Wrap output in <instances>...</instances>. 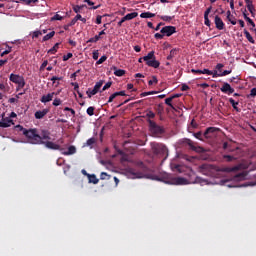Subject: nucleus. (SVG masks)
I'll return each mask as SVG.
<instances>
[{
	"instance_id": "obj_1",
	"label": "nucleus",
	"mask_w": 256,
	"mask_h": 256,
	"mask_svg": "<svg viewBox=\"0 0 256 256\" xmlns=\"http://www.w3.org/2000/svg\"><path fill=\"white\" fill-rule=\"evenodd\" d=\"M199 171L206 177H214L220 179L219 181L213 182L214 185H225V167L219 168L211 164H202L199 167Z\"/></svg>"
},
{
	"instance_id": "obj_2",
	"label": "nucleus",
	"mask_w": 256,
	"mask_h": 256,
	"mask_svg": "<svg viewBox=\"0 0 256 256\" xmlns=\"http://www.w3.org/2000/svg\"><path fill=\"white\" fill-rule=\"evenodd\" d=\"M24 137L31 145H43V141H51V132L42 129L39 133L37 128H30L24 132Z\"/></svg>"
},
{
	"instance_id": "obj_3",
	"label": "nucleus",
	"mask_w": 256,
	"mask_h": 256,
	"mask_svg": "<svg viewBox=\"0 0 256 256\" xmlns=\"http://www.w3.org/2000/svg\"><path fill=\"white\" fill-rule=\"evenodd\" d=\"M157 181H163L167 185H187V179L183 177H174L171 174H163L161 178H156Z\"/></svg>"
},
{
	"instance_id": "obj_4",
	"label": "nucleus",
	"mask_w": 256,
	"mask_h": 256,
	"mask_svg": "<svg viewBox=\"0 0 256 256\" xmlns=\"http://www.w3.org/2000/svg\"><path fill=\"white\" fill-rule=\"evenodd\" d=\"M205 139H213V141H219L223 137V130L217 127H208L203 133Z\"/></svg>"
},
{
	"instance_id": "obj_5",
	"label": "nucleus",
	"mask_w": 256,
	"mask_h": 256,
	"mask_svg": "<svg viewBox=\"0 0 256 256\" xmlns=\"http://www.w3.org/2000/svg\"><path fill=\"white\" fill-rule=\"evenodd\" d=\"M145 61L148 67H153L154 69H159L161 63L155 58V51H150L143 58L138 59V63H143Z\"/></svg>"
},
{
	"instance_id": "obj_6",
	"label": "nucleus",
	"mask_w": 256,
	"mask_h": 256,
	"mask_svg": "<svg viewBox=\"0 0 256 256\" xmlns=\"http://www.w3.org/2000/svg\"><path fill=\"white\" fill-rule=\"evenodd\" d=\"M151 149L154 155H166L164 159L169 157V150H167V146L161 143L152 142L150 143Z\"/></svg>"
},
{
	"instance_id": "obj_7",
	"label": "nucleus",
	"mask_w": 256,
	"mask_h": 256,
	"mask_svg": "<svg viewBox=\"0 0 256 256\" xmlns=\"http://www.w3.org/2000/svg\"><path fill=\"white\" fill-rule=\"evenodd\" d=\"M9 79L12 83L17 85L16 91H21V89H23L26 85L25 78L19 74L11 73Z\"/></svg>"
},
{
	"instance_id": "obj_8",
	"label": "nucleus",
	"mask_w": 256,
	"mask_h": 256,
	"mask_svg": "<svg viewBox=\"0 0 256 256\" xmlns=\"http://www.w3.org/2000/svg\"><path fill=\"white\" fill-rule=\"evenodd\" d=\"M148 124H149L150 133H152L154 137H159V135H163V133H165V129L157 125L155 121L148 119Z\"/></svg>"
},
{
	"instance_id": "obj_9",
	"label": "nucleus",
	"mask_w": 256,
	"mask_h": 256,
	"mask_svg": "<svg viewBox=\"0 0 256 256\" xmlns=\"http://www.w3.org/2000/svg\"><path fill=\"white\" fill-rule=\"evenodd\" d=\"M42 145H45L47 149H51L52 151H65V148L61 147L59 144H55V142L43 140Z\"/></svg>"
},
{
	"instance_id": "obj_10",
	"label": "nucleus",
	"mask_w": 256,
	"mask_h": 256,
	"mask_svg": "<svg viewBox=\"0 0 256 256\" xmlns=\"http://www.w3.org/2000/svg\"><path fill=\"white\" fill-rule=\"evenodd\" d=\"M1 117L2 118L0 120V127H2L3 129H7V127H11V125H15L11 118L5 116V113H2Z\"/></svg>"
},
{
	"instance_id": "obj_11",
	"label": "nucleus",
	"mask_w": 256,
	"mask_h": 256,
	"mask_svg": "<svg viewBox=\"0 0 256 256\" xmlns=\"http://www.w3.org/2000/svg\"><path fill=\"white\" fill-rule=\"evenodd\" d=\"M162 35H166V37H171L174 33H177V28L175 26H165L160 30Z\"/></svg>"
},
{
	"instance_id": "obj_12",
	"label": "nucleus",
	"mask_w": 256,
	"mask_h": 256,
	"mask_svg": "<svg viewBox=\"0 0 256 256\" xmlns=\"http://www.w3.org/2000/svg\"><path fill=\"white\" fill-rule=\"evenodd\" d=\"M223 64H217L215 69L212 71V77H223L225 75V69Z\"/></svg>"
},
{
	"instance_id": "obj_13",
	"label": "nucleus",
	"mask_w": 256,
	"mask_h": 256,
	"mask_svg": "<svg viewBox=\"0 0 256 256\" xmlns=\"http://www.w3.org/2000/svg\"><path fill=\"white\" fill-rule=\"evenodd\" d=\"M55 95H57V93L55 92L45 94L40 98V101L41 103H44V105H46V103H50V101L55 97Z\"/></svg>"
},
{
	"instance_id": "obj_14",
	"label": "nucleus",
	"mask_w": 256,
	"mask_h": 256,
	"mask_svg": "<svg viewBox=\"0 0 256 256\" xmlns=\"http://www.w3.org/2000/svg\"><path fill=\"white\" fill-rule=\"evenodd\" d=\"M78 21H82V23H87L86 18H83V16H81V14H77L69 23V27H73V25H75V23H77Z\"/></svg>"
},
{
	"instance_id": "obj_15",
	"label": "nucleus",
	"mask_w": 256,
	"mask_h": 256,
	"mask_svg": "<svg viewBox=\"0 0 256 256\" xmlns=\"http://www.w3.org/2000/svg\"><path fill=\"white\" fill-rule=\"evenodd\" d=\"M214 23H215L216 29H218L219 31L223 30V27H225V23H223V20L219 16H215Z\"/></svg>"
},
{
	"instance_id": "obj_16",
	"label": "nucleus",
	"mask_w": 256,
	"mask_h": 256,
	"mask_svg": "<svg viewBox=\"0 0 256 256\" xmlns=\"http://www.w3.org/2000/svg\"><path fill=\"white\" fill-rule=\"evenodd\" d=\"M47 113H49V109L39 110L35 112L34 117L35 119H43Z\"/></svg>"
},
{
	"instance_id": "obj_17",
	"label": "nucleus",
	"mask_w": 256,
	"mask_h": 256,
	"mask_svg": "<svg viewBox=\"0 0 256 256\" xmlns=\"http://www.w3.org/2000/svg\"><path fill=\"white\" fill-rule=\"evenodd\" d=\"M77 153V148L75 146H69L68 151H63L62 155L69 156L75 155Z\"/></svg>"
},
{
	"instance_id": "obj_18",
	"label": "nucleus",
	"mask_w": 256,
	"mask_h": 256,
	"mask_svg": "<svg viewBox=\"0 0 256 256\" xmlns=\"http://www.w3.org/2000/svg\"><path fill=\"white\" fill-rule=\"evenodd\" d=\"M185 143L192 151H199V149H201V147L195 146V142H193L191 139H186Z\"/></svg>"
},
{
	"instance_id": "obj_19",
	"label": "nucleus",
	"mask_w": 256,
	"mask_h": 256,
	"mask_svg": "<svg viewBox=\"0 0 256 256\" xmlns=\"http://www.w3.org/2000/svg\"><path fill=\"white\" fill-rule=\"evenodd\" d=\"M246 7L251 13L252 17H255V6L253 5V0H250V2H246Z\"/></svg>"
},
{
	"instance_id": "obj_20",
	"label": "nucleus",
	"mask_w": 256,
	"mask_h": 256,
	"mask_svg": "<svg viewBox=\"0 0 256 256\" xmlns=\"http://www.w3.org/2000/svg\"><path fill=\"white\" fill-rule=\"evenodd\" d=\"M235 181H245L247 179L246 172H239L234 176Z\"/></svg>"
},
{
	"instance_id": "obj_21",
	"label": "nucleus",
	"mask_w": 256,
	"mask_h": 256,
	"mask_svg": "<svg viewBox=\"0 0 256 256\" xmlns=\"http://www.w3.org/2000/svg\"><path fill=\"white\" fill-rule=\"evenodd\" d=\"M139 13L132 12L127 14L126 16L122 17V21H131V19H135V17H138Z\"/></svg>"
},
{
	"instance_id": "obj_22",
	"label": "nucleus",
	"mask_w": 256,
	"mask_h": 256,
	"mask_svg": "<svg viewBox=\"0 0 256 256\" xmlns=\"http://www.w3.org/2000/svg\"><path fill=\"white\" fill-rule=\"evenodd\" d=\"M225 93L226 95H233L235 93V89L231 87V84L225 83Z\"/></svg>"
},
{
	"instance_id": "obj_23",
	"label": "nucleus",
	"mask_w": 256,
	"mask_h": 256,
	"mask_svg": "<svg viewBox=\"0 0 256 256\" xmlns=\"http://www.w3.org/2000/svg\"><path fill=\"white\" fill-rule=\"evenodd\" d=\"M244 35H245L247 41H249V43H252V45H255V39H253V36H251V33H249V31H247V29H244Z\"/></svg>"
},
{
	"instance_id": "obj_24",
	"label": "nucleus",
	"mask_w": 256,
	"mask_h": 256,
	"mask_svg": "<svg viewBox=\"0 0 256 256\" xmlns=\"http://www.w3.org/2000/svg\"><path fill=\"white\" fill-rule=\"evenodd\" d=\"M113 71H114V75L116 77H123V75H125V70L123 69H117V67H113Z\"/></svg>"
},
{
	"instance_id": "obj_25",
	"label": "nucleus",
	"mask_w": 256,
	"mask_h": 256,
	"mask_svg": "<svg viewBox=\"0 0 256 256\" xmlns=\"http://www.w3.org/2000/svg\"><path fill=\"white\" fill-rule=\"evenodd\" d=\"M96 140L95 138H89L86 143L83 145V147H90L91 149H93V145H95Z\"/></svg>"
},
{
	"instance_id": "obj_26",
	"label": "nucleus",
	"mask_w": 256,
	"mask_h": 256,
	"mask_svg": "<svg viewBox=\"0 0 256 256\" xmlns=\"http://www.w3.org/2000/svg\"><path fill=\"white\" fill-rule=\"evenodd\" d=\"M89 183H93V185H97L99 183V179H97V176L95 174L88 175Z\"/></svg>"
},
{
	"instance_id": "obj_27",
	"label": "nucleus",
	"mask_w": 256,
	"mask_h": 256,
	"mask_svg": "<svg viewBox=\"0 0 256 256\" xmlns=\"http://www.w3.org/2000/svg\"><path fill=\"white\" fill-rule=\"evenodd\" d=\"M141 19H151V17H155V13L151 12H143L140 14Z\"/></svg>"
},
{
	"instance_id": "obj_28",
	"label": "nucleus",
	"mask_w": 256,
	"mask_h": 256,
	"mask_svg": "<svg viewBox=\"0 0 256 256\" xmlns=\"http://www.w3.org/2000/svg\"><path fill=\"white\" fill-rule=\"evenodd\" d=\"M177 51H179L177 48L172 49L170 54L167 56V61H171L173 57L177 55Z\"/></svg>"
},
{
	"instance_id": "obj_29",
	"label": "nucleus",
	"mask_w": 256,
	"mask_h": 256,
	"mask_svg": "<svg viewBox=\"0 0 256 256\" xmlns=\"http://www.w3.org/2000/svg\"><path fill=\"white\" fill-rule=\"evenodd\" d=\"M229 102L231 103L233 109H235V111H240L239 107H237V105H239V101H235V99L233 98H229Z\"/></svg>"
},
{
	"instance_id": "obj_30",
	"label": "nucleus",
	"mask_w": 256,
	"mask_h": 256,
	"mask_svg": "<svg viewBox=\"0 0 256 256\" xmlns=\"http://www.w3.org/2000/svg\"><path fill=\"white\" fill-rule=\"evenodd\" d=\"M165 108L163 107V103H160L156 106V112L158 115H163Z\"/></svg>"
},
{
	"instance_id": "obj_31",
	"label": "nucleus",
	"mask_w": 256,
	"mask_h": 256,
	"mask_svg": "<svg viewBox=\"0 0 256 256\" xmlns=\"http://www.w3.org/2000/svg\"><path fill=\"white\" fill-rule=\"evenodd\" d=\"M63 78L62 77H57V76H53L50 81H52L53 85H55V87H59V82L57 81H61Z\"/></svg>"
},
{
	"instance_id": "obj_32",
	"label": "nucleus",
	"mask_w": 256,
	"mask_h": 256,
	"mask_svg": "<svg viewBox=\"0 0 256 256\" xmlns=\"http://www.w3.org/2000/svg\"><path fill=\"white\" fill-rule=\"evenodd\" d=\"M53 37H55V31H52V32L46 34V35L43 37L42 41H44V42H45V41H49V39H53Z\"/></svg>"
},
{
	"instance_id": "obj_33",
	"label": "nucleus",
	"mask_w": 256,
	"mask_h": 256,
	"mask_svg": "<svg viewBox=\"0 0 256 256\" xmlns=\"http://www.w3.org/2000/svg\"><path fill=\"white\" fill-rule=\"evenodd\" d=\"M129 173H131V175H133V177H135L136 179H141V177H143V174L140 172H135V170L130 169Z\"/></svg>"
},
{
	"instance_id": "obj_34",
	"label": "nucleus",
	"mask_w": 256,
	"mask_h": 256,
	"mask_svg": "<svg viewBox=\"0 0 256 256\" xmlns=\"http://www.w3.org/2000/svg\"><path fill=\"white\" fill-rule=\"evenodd\" d=\"M87 115H89V117H93L95 115V107L90 106L87 108L86 110Z\"/></svg>"
},
{
	"instance_id": "obj_35",
	"label": "nucleus",
	"mask_w": 256,
	"mask_h": 256,
	"mask_svg": "<svg viewBox=\"0 0 256 256\" xmlns=\"http://www.w3.org/2000/svg\"><path fill=\"white\" fill-rule=\"evenodd\" d=\"M59 45H61L60 43H56L49 51L48 53H50V55H55L57 49H59Z\"/></svg>"
},
{
	"instance_id": "obj_36",
	"label": "nucleus",
	"mask_w": 256,
	"mask_h": 256,
	"mask_svg": "<svg viewBox=\"0 0 256 256\" xmlns=\"http://www.w3.org/2000/svg\"><path fill=\"white\" fill-rule=\"evenodd\" d=\"M101 87H103V80H100L99 82H97L93 89L96 93H99V89H101Z\"/></svg>"
},
{
	"instance_id": "obj_37",
	"label": "nucleus",
	"mask_w": 256,
	"mask_h": 256,
	"mask_svg": "<svg viewBox=\"0 0 256 256\" xmlns=\"http://www.w3.org/2000/svg\"><path fill=\"white\" fill-rule=\"evenodd\" d=\"M172 102H173V98L171 96L165 99L166 105H168V107H171V109H175V106H173Z\"/></svg>"
},
{
	"instance_id": "obj_38",
	"label": "nucleus",
	"mask_w": 256,
	"mask_h": 256,
	"mask_svg": "<svg viewBox=\"0 0 256 256\" xmlns=\"http://www.w3.org/2000/svg\"><path fill=\"white\" fill-rule=\"evenodd\" d=\"M100 179L101 181L109 180L111 179V175L107 174V172H102L100 174Z\"/></svg>"
},
{
	"instance_id": "obj_39",
	"label": "nucleus",
	"mask_w": 256,
	"mask_h": 256,
	"mask_svg": "<svg viewBox=\"0 0 256 256\" xmlns=\"http://www.w3.org/2000/svg\"><path fill=\"white\" fill-rule=\"evenodd\" d=\"M61 103H63V101H61V98H55L52 102V105L54 107H59V105H61Z\"/></svg>"
},
{
	"instance_id": "obj_40",
	"label": "nucleus",
	"mask_w": 256,
	"mask_h": 256,
	"mask_svg": "<svg viewBox=\"0 0 256 256\" xmlns=\"http://www.w3.org/2000/svg\"><path fill=\"white\" fill-rule=\"evenodd\" d=\"M158 82L157 76H152V79L148 81V85H157Z\"/></svg>"
},
{
	"instance_id": "obj_41",
	"label": "nucleus",
	"mask_w": 256,
	"mask_h": 256,
	"mask_svg": "<svg viewBox=\"0 0 256 256\" xmlns=\"http://www.w3.org/2000/svg\"><path fill=\"white\" fill-rule=\"evenodd\" d=\"M86 94L88 95L89 99H91V96H92V95H97V92H96L94 89L89 88V89L86 91Z\"/></svg>"
},
{
	"instance_id": "obj_42",
	"label": "nucleus",
	"mask_w": 256,
	"mask_h": 256,
	"mask_svg": "<svg viewBox=\"0 0 256 256\" xmlns=\"http://www.w3.org/2000/svg\"><path fill=\"white\" fill-rule=\"evenodd\" d=\"M83 7H85V5H76V6H73V11L74 13H81V9H83Z\"/></svg>"
},
{
	"instance_id": "obj_43",
	"label": "nucleus",
	"mask_w": 256,
	"mask_h": 256,
	"mask_svg": "<svg viewBox=\"0 0 256 256\" xmlns=\"http://www.w3.org/2000/svg\"><path fill=\"white\" fill-rule=\"evenodd\" d=\"M15 129H18V131H21V133L23 135H25V131H29V129H26V128H24L23 126H21L19 124L15 126Z\"/></svg>"
},
{
	"instance_id": "obj_44",
	"label": "nucleus",
	"mask_w": 256,
	"mask_h": 256,
	"mask_svg": "<svg viewBox=\"0 0 256 256\" xmlns=\"http://www.w3.org/2000/svg\"><path fill=\"white\" fill-rule=\"evenodd\" d=\"M194 137L196 139H199V141H203V132L199 131V132L194 133Z\"/></svg>"
},
{
	"instance_id": "obj_45",
	"label": "nucleus",
	"mask_w": 256,
	"mask_h": 256,
	"mask_svg": "<svg viewBox=\"0 0 256 256\" xmlns=\"http://www.w3.org/2000/svg\"><path fill=\"white\" fill-rule=\"evenodd\" d=\"M107 61V56L103 55L97 62L96 65H102V63H105Z\"/></svg>"
},
{
	"instance_id": "obj_46",
	"label": "nucleus",
	"mask_w": 256,
	"mask_h": 256,
	"mask_svg": "<svg viewBox=\"0 0 256 256\" xmlns=\"http://www.w3.org/2000/svg\"><path fill=\"white\" fill-rule=\"evenodd\" d=\"M52 21H63V16L56 14L51 18Z\"/></svg>"
},
{
	"instance_id": "obj_47",
	"label": "nucleus",
	"mask_w": 256,
	"mask_h": 256,
	"mask_svg": "<svg viewBox=\"0 0 256 256\" xmlns=\"http://www.w3.org/2000/svg\"><path fill=\"white\" fill-rule=\"evenodd\" d=\"M146 117H148V119H155V114L153 111L148 110V112L146 113Z\"/></svg>"
},
{
	"instance_id": "obj_48",
	"label": "nucleus",
	"mask_w": 256,
	"mask_h": 256,
	"mask_svg": "<svg viewBox=\"0 0 256 256\" xmlns=\"http://www.w3.org/2000/svg\"><path fill=\"white\" fill-rule=\"evenodd\" d=\"M246 21L248 22V25H251L252 28H250L251 30L255 29V22H253V20L251 18H246Z\"/></svg>"
},
{
	"instance_id": "obj_49",
	"label": "nucleus",
	"mask_w": 256,
	"mask_h": 256,
	"mask_svg": "<svg viewBox=\"0 0 256 256\" xmlns=\"http://www.w3.org/2000/svg\"><path fill=\"white\" fill-rule=\"evenodd\" d=\"M40 35H43L41 31H34L32 34V39H37Z\"/></svg>"
},
{
	"instance_id": "obj_50",
	"label": "nucleus",
	"mask_w": 256,
	"mask_h": 256,
	"mask_svg": "<svg viewBox=\"0 0 256 256\" xmlns=\"http://www.w3.org/2000/svg\"><path fill=\"white\" fill-rule=\"evenodd\" d=\"M92 58L94 59V61H97V59H99V50L93 51Z\"/></svg>"
},
{
	"instance_id": "obj_51",
	"label": "nucleus",
	"mask_w": 256,
	"mask_h": 256,
	"mask_svg": "<svg viewBox=\"0 0 256 256\" xmlns=\"http://www.w3.org/2000/svg\"><path fill=\"white\" fill-rule=\"evenodd\" d=\"M111 85H113V82H107L103 88H102V91H107V89H110L111 88Z\"/></svg>"
},
{
	"instance_id": "obj_52",
	"label": "nucleus",
	"mask_w": 256,
	"mask_h": 256,
	"mask_svg": "<svg viewBox=\"0 0 256 256\" xmlns=\"http://www.w3.org/2000/svg\"><path fill=\"white\" fill-rule=\"evenodd\" d=\"M204 24L207 27H211V21L209 20V16H204Z\"/></svg>"
},
{
	"instance_id": "obj_53",
	"label": "nucleus",
	"mask_w": 256,
	"mask_h": 256,
	"mask_svg": "<svg viewBox=\"0 0 256 256\" xmlns=\"http://www.w3.org/2000/svg\"><path fill=\"white\" fill-rule=\"evenodd\" d=\"M202 75H212L213 76V71H211L209 69H203Z\"/></svg>"
},
{
	"instance_id": "obj_54",
	"label": "nucleus",
	"mask_w": 256,
	"mask_h": 256,
	"mask_svg": "<svg viewBox=\"0 0 256 256\" xmlns=\"http://www.w3.org/2000/svg\"><path fill=\"white\" fill-rule=\"evenodd\" d=\"M157 94L156 91L144 92L141 94V97H147V95H155Z\"/></svg>"
},
{
	"instance_id": "obj_55",
	"label": "nucleus",
	"mask_w": 256,
	"mask_h": 256,
	"mask_svg": "<svg viewBox=\"0 0 256 256\" xmlns=\"http://www.w3.org/2000/svg\"><path fill=\"white\" fill-rule=\"evenodd\" d=\"M239 169H241V166H240V165L235 166V167H233L232 169L225 168V171H226V173H227V171H239Z\"/></svg>"
},
{
	"instance_id": "obj_56",
	"label": "nucleus",
	"mask_w": 256,
	"mask_h": 256,
	"mask_svg": "<svg viewBox=\"0 0 256 256\" xmlns=\"http://www.w3.org/2000/svg\"><path fill=\"white\" fill-rule=\"evenodd\" d=\"M71 57H73V53H68L63 56V61H69V59H71Z\"/></svg>"
},
{
	"instance_id": "obj_57",
	"label": "nucleus",
	"mask_w": 256,
	"mask_h": 256,
	"mask_svg": "<svg viewBox=\"0 0 256 256\" xmlns=\"http://www.w3.org/2000/svg\"><path fill=\"white\" fill-rule=\"evenodd\" d=\"M11 47H8L7 50H5L4 52L1 53L0 57H5V55H9V53H11Z\"/></svg>"
},
{
	"instance_id": "obj_58",
	"label": "nucleus",
	"mask_w": 256,
	"mask_h": 256,
	"mask_svg": "<svg viewBox=\"0 0 256 256\" xmlns=\"http://www.w3.org/2000/svg\"><path fill=\"white\" fill-rule=\"evenodd\" d=\"M160 18L162 19V21H173V17L171 16H161Z\"/></svg>"
},
{
	"instance_id": "obj_59",
	"label": "nucleus",
	"mask_w": 256,
	"mask_h": 256,
	"mask_svg": "<svg viewBox=\"0 0 256 256\" xmlns=\"http://www.w3.org/2000/svg\"><path fill=\"white\" fill-rule=\"evenodd\" d=\"M191 73L194 75H202V70L199 69H191Z\"/></svg>"
},
{
	"instance_id": "obj_60",
	"label": "nucleus",
	"mask_w": 256,
	"mask_h": 256,
	"mask_svg": "<svg viewBox=\"0 0 256 256\" xmlns=\"http://www.w3.org/2000/svg\"><path fill=\"white\" fill-rule=\"evenodd\" d=\"M154 37H155V39H163V37H165V34H163V33H156L154 35Z\"/></svg>"
},
{
	"instance_id": "obj_61",
	"label": "nucleus",
	"mask_w": 256,
	"mask_h": 256,
	"mask_svg": "<svg viewBox=\"0 0 256 256\" xmlns=\"http://www.w3.org/2000/svg\"><path fill=\"white\" fill-rule=\"evenodd\" d=\"M47 65H49V62H48L47 60H45V61L41 64V66H40L41 71H43V69H45V67H47Z\"/></svg>"
},
{
	"instance_id": "obj_62",
	"label": "nucleus",
	"mask_w": 256,
	"mask_h": 256,
	"mask_svg": "<svg viewBox=\"0 0 256 256\" xmlns=\"http://www.w3.org/2000/svg\"><path fill=\"white\" fill-rule=\"evenodd\" d=\"M236 158L235 157H233V156H231V155H225V160L226 161H233V160H235Z\"/></svg>"
},
{
	"instance_id": "obj_63",
	"label": "nucleus",
	"mask_w": 256,
	"mask_h": 256,
	"mask_svg": "<svg viewBox=\"0 0 256 256\" xmlns=\"http://www.w3.org/2000/svg\"><path fill=\"white\" fill-rule=\"evenodd\" d=\"M64 111H70L71 115H75V110H73V108L65 107Z\"/></svg>"
},
{
	"instance_id": "obj_64",
	"label": "nucleus",
	"mask_w": 256,
	"mask_h": 256,
	"mask_svg": "<svg viewBox=\"0 0 256 256\" xmlns=\"http://www.w3.org/2000/svg\"><path fill=\"white\" fill-rule=\"evenodd\" d=\"M250 97H256V88H252L250 91Z\"/></svg>"
}]
</instances>
